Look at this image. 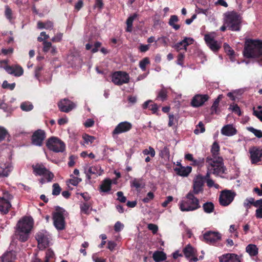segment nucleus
I'll return each mask as SVG.
<instances>
[{
    "label": "nucleus",
    "mask_w": 262,
    "mask_h": 262,
    "mask_svg": "<svg viewBox=\"0 0 262 262\" xmlns=\"http://www.w3.org/2000/svg\"><path fill=\"white\" fill-rule=\"evenodd\" d=\"M220 146L216 142H214L211 149L213 158H207L206 162L208 164L207 169L212 171L213 174L218 176L225 172V167L224 165L223 159L219 156L220 154Z\"/></svg>",
    "instance_id": "obj_1"
},
{
    "label": "nucleus",
    "mask_w": 262,
    "mask_h": 262,
    "mask_svg": "<svg viewBox=\"0 0 262 262\" xmlns=\"http://www.w3.org/2000/svg\"><path fill=\"white\" fill-rule=\"evenodd\" d=\"M244 55L247 58H253L258 62H262V41L248 39L245 42Z\"/></svg>",
    "instance_id": "obj_2"
},
{
    "label": "nucleus",
    "mask_w": 262,
    "mask_h": 262,
    "mask_svg": "<svg viewBox=\"0 0 262 262\" xmlns=\"http://www.w3.org/2000/svg\"><path fill=\"white\" fill-rule=\"evenodd\" d=\"M33 222L31 217H25L20 220L17 224L15 236L21 242L28 240L29 233L33 227Z\"/></svg>",
    "instance_id": "obj_3"
},
{
    "label": "nucleus",
    "mask_w": 262,
    "mask_h": 262,
    "mask_svg": "<svg viewBox=\"0 0 262 262\" xmlns=\"http://www.w3.org/2000/svg\"><path fill=\"white\" fill-rule=\"evenodd\" d=\"M191 191L186 195L187 201L183 200L180 203V208L182 211H191L200 207L199 200L194 196Z\"/></svg>",
    "instance_id": "obj_4"
},
{
    "label": "nucleus",
    "mask_w": 262,
    "mask_h": 262,
    "mask_svg": "<svg viewBox=\"0 0 262 262\" xmlns=\"http://www.w3.org/2000/svg\"><path fill=\"white\" fill-rule=\"evenodd\" d=\"M225 24L232 31H239L240 17L235 12H228L225 14Z\"/></svg>",
    "instance_id": "obj_5"
},
{
    "label": "nucleus",
    "mask_w": 262,
    "mask_h": 262,
    "mask_svg": "<svg viewBox=\"0 0 262 262\" xmlns=\"http://www.w3.org/2000/svg\"><path fill=\"white\" fill-rule=\"evenodd\" d=\"M38 242V247L43 250L49 246L52 239L50 234L46 230H41L38 232L35 236Z\"/></svg>",
    "instance_id": "obj_6"
},
{
    "label": "nucleus",
    "mask_w": 262,
    "mask_h": 262,
    "mask_svg": "<svg viewBox=\"0 0 262 262\" xmlns=\"http://www.w3.org/2000/svg\"><path fill=\"white\" fill-rule=\"evenodd\" d=\"M48 148L55 152H63L65 149L64 143L56 137H51L47 142Z\"/></svg>",
    "instance_id": "obj_7"
},
{
    "label": "nucleus",
    "mask_w": 262,
    "mask_h": 262,
    "mask_svg": "<svg viewBox=\"0 0 262 262\" xmlns=\"http://www.w3.org/2000/svg\"><path fill=\"white\" fill-rule=\"evenodd\" d=\"M112 81L116 85H122L129 82V76L126 72L122 71L116 72L112 74Z\"/></svg>",
    "instance_id": "obj_8"
},
{
    "label": "nucleus",
    "mask_w": 262,
    "mask_h": 262,
    "mask_svg": "<svg viewBox=\"0 0 262 262\" xmlns=\"http://www.w3.org/2000/svg\"><path fill=\"white\" fill-rule=\"evenodd\" d=\"M235 193L231 190H225L222 191L219 197L220 204L223 206L229 205L234 200Z\"/></svg>",
    "instance_id": "obj_9"
},
{
    "label": "nucleus",
    "mask_w": 262,
    "mask_h": 262,
    "mask_svg": "<svg viewBox=\"0 0 262 262\" xmlns=\"http://www.w3.org/2000/svg\"><path fill=\"white\" fill-rule=\"evenodd\" d=\"M12 196L5 192L4 196L0 198V211L4 214L8 212L9 209L11 207L10 200L12 199Z\"/></svg>",
    "instance_id": "obj_10"
},
{
    "label": "nucleus",
    "mask_w": 262,
    "mask_h": 262,
    "mask_svg": "<svg viewBox=\"0 0 262 262\" xmlns=\"http://www.w3.org/2000/svg\"><path fill=\"white\" fill-rule=\"evenodd\" d=\"M64 210H59L57 211L53 214L54 225L57 230H62L64 228Z\"/></svg>",
    "instance_id": "obj_11"
},
{
    "label": "nucleus",
    "mask_w": 262,
    "mask_h": 262,
    "mask_svg": "<svg viewBox=\"0 0 262 262\" xmlns=\"http://www.w3.org/2000/svg\"><path fill=\"white\" fill-rule=\"evenodd\" d=\"M204 177L201 175L196 176L193 181V190L191 191L194 194H198L203 191Z\"/></svg>",
    "instance_id": "obj_12"
},
{
    "label": "nucleus",
    "mask_w": 262,
    "mask_h": 262,
    "mask_svg": "<svg viewBox=\"0 0 262 262\" xmlns=\"http://www.w3.org/2000/svg\"><path fill=\"white\" fill-rule=\"evenodd\" d=\"M84 173L88 179H91V176L94 175L96 177L101 176L103 170L99 165L89 166L86 165L84 167Z\"/></svg>",
    "instance_id": "obj_13"
},
{
    "label": "nucleus",
    "mask_w": 262,
    "mask_h": 262,
    "mask_svg": "<svg viewBox=\"0 0 262 262\" xmlns=\"http://www.w3.org/2000/svg\"><path fill=\"white\" fill-rule=\"evenodd\" d=\"M203 238L206 243L213 245L221 239V235L218 232L208 231L204 234Z\"/></svg>",
    "instance_id": "obj_14"
},
{
    "label": "nucleus",
    "mask_w": 262,
    "mask_h": 262,
    "mask_svg": "<svg viewBox=\"0 0 262 262\" xmlns=\"http://www.w3.org/2000/svg\"><path fill=\"white\" fill-rule=\"evenodd\" d=\"M251 161L252 164L259 162L262 157V148L253 147L249 149Z\"/></svg>",
    "instance_id": "obj_15"
},
{
    "label": "nucleus",
    "mask_w": 262,
    "mask_h": 262,
    "mask_svg": "<svg viewBox=\"0 0 262 262\" xmlns=\"http://www.w3.org/2000/svg\"><path fill=\"white\" fill-rule=\"evenodd\" d=\"M46 138L45 132L41 129L35 132L32 137V143L36 146H40L42 142Z\"/></svg>",
    "instance_id": "obj_16"
},
{
    "label": "nucleus",
    "mask_w": 262,
    "mask_h": 262,
    "mask_svg": "<svg viewBox=\"0 0 262 262\" xmlns=\"http://www.w3.org/2000/svg\"><path fill=\"white\" fill-rule=\"evenodd\" d=\"M204 39L211 50L216 51L220 48V43L214 40L213 34H206Z\"/></svg>",
    "instance_id": "obj_17"
},
{
    "label": "nucleus",
    "mask_w": 262,
    "mask_h": 262,
    "mask_svg": "<svg viewBox=\"0 0 262 262\" xmlns=\"http://www.w3.org/2000/svg\"><path fill=\"white\" fill-rule=\"evenodd\" d=\"M76 105L71 101L64 99L58 103V107L62 112L68 113L76 107Z\"/></svg>",
    "instance_id": "obj_18"
},
{
    "label": "nucleus",
    "mask_w": 262,
    "mask_h": 262,
    "mask_svg": "<svg viewBox=\"0 0 262 262\" xmlns=\"http://www.w3.org/2000/svg\"><path fill=\"white\" fill-rule=\"evenodd\" d=\"M220 262H241L242 255L234 253H227L219 257Z\"/></svg>",
    "instance_id": "obj_19"
},
{
    "label": "nucleus",
    "mask_w": 262,
    "mask_h": 262,
    "mask_svg": "<svg viewBox=\"0 0 262 262\" xmlns=\"http://www.w3.org/2000/svg\"><path fill=\"white\" fill-rule=\"evenodd\" d=\"M132 127L130 123L124 121L118 124L113 132V135H117L129 131Z\"/></svg>",
    "instance_id": "obj_20"
},
{
    "label": "nucleus",
    "mask_w": 262,
    "mask_h": 262,
    "mask_svg": "<svg viewBox=\"0 0 262 262\" xmlns=\"http://www.w3.org/2000/svg\"><path fill=\"white\" fill-rule=\"evenodd\" d=\"M208 98L207 95H196L193 97L191 104L195 107L201 106L208 100Z\"/></svg>",
    "instance_id": "obj_21"
},
{
    "label": "nucleus",
    "mask_w": 262,
    "mask_h": 262,
    "mask_svg": "<svg viewBox=\"0 0 262 262\" xmlns=\"http://www.w3.org/2000/svg\"><path fill=\"white\" fill-rule=\"evenodd\" d=\"M4 69L8 74L16 77L20 76L24 73L23 68L18 65H15L14 66H7L4 67Z\"/></svg>",
    "instance_id": "obj_22"
},
{
    "label": "nucleus",
    "mask_w": 262,
    "mask_h": 262,
    "mask_svg": "<svg viewBox=\"0 0 262 262\" xmlns=\"http://www.w3.org/2000/svg\"><path fill=\"white\" fill-rule=\"evenodd\" d=\"M236 129L231 124L224 126L221 129V133L226 136H232L236 134Z\"/></svg>",
    "instance_id": "obj_23"
},
{
    "label": "nucleus",
    "mask_w": 262,
    "mask_h": 262,
    "mask_svg": "<svg viewBox=\"0 0 262 262\" xmlns=\"http://www.w3.org/2000/svg\"><path fill=\"white\" fill-rule=\"evenodd\" d=\"M2 262H14L16 259L15 252L13 249L5 252L1 257Z\"/></svg>",
    "instance_id": "obj_24"
},
{
    "label": "nucleus",
    "mask_w": 262,
    "mask_h": 262,
    "mask_svg": "<svg viewBox=\"0 0 262 262\" xmlns=\"http://www.w3.org/2000/svg\"><path fill=\"white\" fill-rule=\"evenodd\" d=\"M177 174L183 177H187L191 171L192 168L190 166H180L174 169Z\"/></svg>",
    "instance_id": "obj_25"
},
{
    "label": "nucleus",
    "mask_w": 262,
    "mask_h": 262,
    "mask_svg": "<svg viewBox=\"0 0 262 262\" xmlns=\"http://www.w3.org/2000/svg\"><path fill=\"white\" fill-rule=\"evenodd\" d=\"M183 251L185 256L187 259L194 256L195 253V249L190 244L187 245L183 249Z\"/></svg>",
    "instance_id": "obj_26"
},
{
    "label": "nucleus",
    "mask_w": 262,
    "mask_h": 262,
    "mask_svg": "<svg viewBox=\"0 0 262 262\" xmlns=\"http://www.w3.org/2000/svg\"><path fill=\"white\" fill-rule=\"evenodd\" d=\"M130 186L136 189L143 188L145 186V183L142 178H134L130 181Z\"/></svg>",
    "instance_id": "obj_27"
},
{
    "label": "nucleus",
    "mask_w": 262,
    "mask_h": 262,
    "mask_svg": "<svg viewBox=\"0 0 262 262\" xmlns=\"http://www.w3.org/2000/svg\"><path fill=\"white\" fill-rule=\"evenodd\" d=\"M246 251L251 256H254L258 254V248L254 244H249L246 247Z\"/></svg>",
    "instance_id": "obj_28"
},
{
    "label": "nucleus",
    "mask_w": 262,
    "mask_h": 262,
    "mask_svg": "<svg viewBox=\"0 0 262 262\" xmlns=\"http://www.w3.org/2000/svg\"><path fill=\"white\" fill-rule=\"evenodd\" d=\"M152 258L156 262H160L166 259V255L163 252L157 251L154 253Z\"/></svg>",
    "instance_id": "obj_29"
},
{
    "label": "nucleus",
    "mask_w": 262,
    "mask_h": 262,
    "mask_svg": "<svg viewBox=\"0 0 262 262\" xmlns=\"http://www.w3.org/2000/svg\"><path fill=\"white\" fill-rule=\"evenodd\" d=\"M12 170V167L10 164L5 165V167L0 166V177H8Z\"/></svg>",
    "instance_id": "obj_30"
},
{
    "label": "nucleus",
    "mask_w": 262,
    "mask_h": 262,
    "mask_svg": "<svg viewBox=\"0 0 262 262\" xmlns=\"http://www.w3.org/2000/svg\"><path fill=\"white\" fill-rule=\"evenodd\" d=\"M112 182L110 179H105L103 181L102 184L100 185V189L101 191L104 192H108L111 189Z\"/></svg>",
    "instance_id": "obj_31"
},
{
    "label": "nucleus",
    "mask_w": 262,
    "mask_h": 262,
    "mask_svg": "<svg viewBox=\"0 0 262 262\" xmlns=\"http://www.w3.org/2000/svg\"><path fill=\"white\" fill-rule=\"evenodd\" d=\"M223 96L222 95H219L217 97V98L215 99V100L214 101L211 110V113L212 114H218V106L220 103V101L223 98Z\"/></svg>",
    "instance_id": "obj_32"
},
{
    "label": "nucleus",
    "mask_w": 262,
    "mask_h": 262,
    "mask_svg": "<svg viewBox=\"0 0 262 262\" xmlns=\"http://www.w3.org/2000/svg\"><path fill=\"white\" fill-rule=\"evenodd\" d=\"M34 172L38 175L43 176L45 173L46 171H47V169H46L43 165H36L33 167Z\"/></svg>",
    "instance_id": "obj_33"
},
{
    "label": "nucleus",
    "mask_w": 262,
    "mask_h": 262,
    "mask_svg": "<svg viewBox=\"0 0 262 262\" xmlns=\"http://www.w3.org/2000/svg\"><path fill=\"white\" fill-rule=\"evenodd\" d=\"M37 27L38 28L41 29H45L47 30L52 29L53 28V23L51 21H47V22L43 23L41 21H38L37 23Z\"/></svg>",
    "instance_id": "obj_34"
},
{
    "label": "nucleus",
    "mask_w": 262,
    "mask_h": 262,
    "mask_svg": "<svg viewBox=\"0 0 262 262\" xmlns=\"http://www.w3.org/2000/svg\"><path fill=\"white\" fill-rule=\"evenodd\" d=\"M213 173L212 171H209V169H208V171L206 173V175L204 177V180L206 179V183H207V186L208 187H211L214 186L215 188H217L219 187V185L218 184H215L214 183L213 181L212 180L209 179L210 173Z\"/></svg>",
    "instance_id": "obj_35"
},
{
    "label": "nucleus",
    "mask_w": 262,
    "mask_h": 262,
    "mask_svg": "<svg viewBox=\"0 0 262 262\" xmlns=\"http://www.w3.org/2000/svg\"><path fill=\"white\" fill-rule=\"evenodd\" d=\"M203 208L205 212L211 213L213 212L214 206L212 202H208L203 205Z\"/></svg>",
    "instance_id": "obj_36"
},
{
    "label": "nucleus",
    "mask_w": 262,
    "mask_h": 262,
    "mask_svg": "<svg viewBox=\"0 0 262 262\" xmlns=\"http://www.w3.org/2000/svg\"><path fill=\"white\" fill-rule=\"evenodd\" d=\"M178 18L177 16L175 15H171L169 20V25L176 30H179L180 28V25L175 24L178 22Z\"/></svg>",
    "instance_id": "obj_37"
},
{
    "label": "nucleus",
    "mask_w": 262,
    "mask_h": 262,
    "mask_svg": "<svg viewBox=\"0 0 262 262\" xmlns=\"http://www.w3.org/2000/svg\"><path fill=\"white\" fill-rule=\"evenodd\" d=\"M20 107L23 111L28 112L33 108V105L30 102H24L21 103Z\"/></svg>",
    "instance_id": "obj_38"
},
{
    "label": "nucleus",
    "mask_w": 262,
    "mask_h": 262,
    "mask_svg": "<svg viewBox=\"0 0 262 262\" xmlns=\"http://www.w3.org/2000/svg\"><path fill=\"white\" fill-rule=\"evenodd\" d=\"M185 157L186 159L190 161H192L195 165H198L200 163H203L204 162V159L202 158H199L198 160H194L192 155L190 154H186Z\"/></svg>",
    "instance_id": "obj_39"
},
{
    "label": "nucleus",
    "mask_w": 262,
    "mask_h": 262,
    "mask_svg": "<svg viewBox=\"0 0 262 262\" xmlns=\"http://www.w3.org/2000/svg\"><path fill=\"white\" fill-rule=\"evenodd\" d=\"M8 135L7 129L4 126H0V141H4Z\"/></svg>",
    "instance_id": "obj_40"
},
{
    "label": "nucleus",
    "mask_w": 262,
    "mask_h": 262,
    "mask_svg": "<svg viewBox=\"0 0 262 262\" xmlns=\"http://www.w3.org/2000/svg\"><path fill=\"white\" fill-rule=\"evenodd\" d=\"M81 181V179L78 177H75L73 176V175H71V179L67 181V183L73 186H77Z\"/></svg>",
    "instance_id": "obj_41"
},
{
    "label": "nucleus",
    "mask_w": 262,
    "mask_h": 262,
    "mask_svg": "<svg viewBox=\"0 0 262 262\" xmlns=\"http://www.w3.org/2000/svg\"><path fill=\"white\" fill-rule=\"evenodd\" d=\"M205 130V129L203 123L202 122H200L196 126V128L194 130V133L196 135H198L200 133H204Z\"/></svg>",
    "instance_id": "obj_42"
},
{
    "label": "nucleus",
    "mask_w": 262,
    "mask_h": 262,
    "mask_svg": "<svg viewBox=\"0 0 262 262\" xmlns=\"http://www.w3.org/2000/svg\"><path fill=\"white\" fill-rule=\"evenodd\" d=\"M149 60L147 57L144 58L139 62V67L143 71H145L146 66L149 64Z\"/></svg>",
    "instance_id": "obj_43"
},
{
    "label": "nucleus",
    "mask_w": 262,
    "mask_h": 262,
    "mask_svg": "<svg viewBox=\"0 0 262 262\" xmlns=\"http://www.w3.org/2000/svg\"><path fill=\"white\" fill-rule=\"evenodd\" d=\"M247 130L252 133L256 137H262V131L259 129H255L253 127H248Z\"/></svg>",
    "instance_id": "obj_44"
},
{
    "label": "nucleus",
    "mask_w": 262,
    "mask_h": 262,
    "mask_svg": "<svg viewBox=\"0 0 262 262\" xmlns=\"http://www.w3.org/2000/svg\"><path fill=\"white\" fill-rule=\"evenodd\" d=\"M136 16H132L128 18V19L126 20V25H127V28H126V31L127 32H131L132 31V24Z\"/></svg>",
    "instance_id": "obj_45"
},
{
    "label": "nucleus",
    "mask_w": 262,
    "mask_h": 262,
    "mask_svg": "<svg viewBox=\"0 0 262 262\" xmlns=\"http://www.w3.org/2000/svg\"><path fill=\"white\" fill-rule=\"evenodd\" d=\"M158 98L160 99L161 101H164L167 98V91L164 88H162L159 92Z\"/></svg>",
    "instance_id": "obj_46"
},
{
    "label": "nucleus",
    "mask_w": 262,
    "mask_h": 262,
    "mask_svg": "<svg viewBox=\"0 0 262 262\" xmlns=\"http://www.w3.org/2000/svg\"><path fill=\"white\" fill-rule=\"evenodd\" d=\"M5 15L6 18L10 21H11L12 19V11L10 9V8L7 5L5 6Z\"/></svg>",
    "instance_id": "obj_47"
},
{
    "label": "nucleus",
    "mask_w": 262,
    "mask_h": 262,
    "mask_svg": "<svg viewBox=\"0 0 262 262\" xmlns=\"http://www.w3.org/2000/svg\"><path fill=\"white\" fill-rule=\"evenodd\" d=\"M253 115L262 121V107L258 106L256 110H253Z\"/></svg>",
    "instance_id": "obj_48"
},
{
    "label": "nucleus",
    "mask_w": 262,
    "mask_h": 262,
    "mask_svg": "<svg viewBox=\"0 0 262 262\" xmlns=\"http://www.w3.org/2000/svg\"><path fill=\"white\" fill-rule=\"evenodd\" d=\"M82 139L84 140L85 143L88 144L89 143H92L94 141L95 138L88 134H84L82 136Z\"/></svg>",
    "instance_id": "obj_49"
},
{
    "label": "nucleus",
    "mask_w": 262,
    "mask_h": 262,
    "mask_svg": "<svg viewBox=\"0 0 262 262\" xmlns=\"http://www.w3.org/2000/svg\"><path fill=\"white\" fill-rule=\"evenodd\" d=\"M54 257V253L51 249H48L46 254V259L45 262H49L50 260L53 259Z\"/></svg>",
    "instance_id": "obj_50"
},
{
    "label": "nucleus",
    "mask_w": 262,
    "mask_h": 262,
    "mask_svg": "<svg viewBox=\"0 0 262 262\" xmlns=\"http://www.w3.org/2000/svg\"><path fill=\"white\" fill-rule=\"evenodd\" d=\"M61 191V188L57 183H54L53 185V190H52V194L54 195H59Z\"/></svg>",
    "instance_id": "obj_51"
},
{
    "label": "nucleus",
    "mask_w": 262,
    "mask_h": 262,
    "mask_svg": "<svg viewBox=\"0 0 262 262\" xmlns=\"http://www.w3.org/2000/svg\"><path fill=\"white\" fill-rule=\"evenodd\" d=\"M142 152L144 155H150L152 157H154L156 154L154 149L151 147H149L148 149H144Z\"/></svg>",
    "instance_id": "obj_52"
},
{
    "label": "nucleus",
    "mask_w": 262,
    "mask_h": 262,
    "mask_svg": "<svg viewBox=\"0 0 262 262\" xmlns=\"http://www.w3.org/2000/svg\"><path fill=\"white\" fill-rule=\"evenodd\" d=\"M178 122V119L174 117L173 115H169V122H168V126H172L175 125Z\"/></svg>",
    "instance_id": "obj_53"
},
{
    "label": "nucleus",
    "mask_w": 262,
    "mask_h": 262,
    "mask_svg": "<svg viewBox=\"0 0 262 262\" xmlns=\"http://www.w3.org/2000/svg\"><path fill=\"white\" fill-rule=\"evenodd\" d=\"M173 47L178 51H179L182 50H184L185 51H186V49L185 48V46H184V43L183 42V40L176 44Z\"/></svg>",
    "instance_id": "obj_54"
},
{
    "label": "nucleus",
    "mask_w": 262,
    "mask_h": 262,
    "mask_svg": "<svg viewBox=\"0 0 262 262\" xmlns=\"http://www.w3.org/2000/svg\"><path fill=\"white\" fill-rule=\"evenodd\" d=\"M154 198V194L151 192H149L146 196L142 199V202L144 203H147L150 202Z\"/></svg>",
    "instance_id": "obj_55"
},
{
    "label": "nucleus",
    "mask_w": 262,
    "mask_h": 262,
    "mask_svg": "<svg viewBox=\"0 0 262 262\" xmlns=\"http://www.w3.org/2000/svg\"><path fill=\"white\" fill-rule=\"evenodd\" d=\"M15 86L14 83L10 84L6 80L4 81L3 83L2 86L4 89H9L11 90H13Z\"/></svg>",
    "instance_id": "obj_56"
},
{
    "label": "nucleus",
    "mask_w": 262,
    "mask_h": 262,
    "mask_svg": "<svg viewBox=\"0 0 262 262\" xmlns=\"http://www.w3.org/2000/svg\"><path fill=\"white\" fill-rule=\"evenodd\" d=\"M253 203H254V198H248L245 200L244 205L248 209L250 207L251 205H253Z\"/></svg>",
    "instance_id": "obj_57"
},
{
    "label": "nucleus",
    "mask_w": 262,
    "mask_h": 262,
    "mask_svg": "<svg viewBox=\"0 0 262 262\" xmlns=\"http://www.w3.org/2000/svg\"><path fill=\"white\" fill-rule=\"evenodd\" d=\"M43 177L47 179L48 182H50L53 179L54 174L52 172L47 169V171H46L44 174Z\"/></svg>",
    "instance_id": "obj_58"
},
{
    "label": "nucleus",
    "mask_w": 262,
    "mask_h": 262,
    "mask_svg": "<svg viewBox=\"0 0 262 262\" xmlns=\"http://www.w3.org/2000/svg\"><path fill=\"white\" fill-rule=\"evenodd\" d=\"M224 47L225 52L228 54V55H230V56H233L234 54V51L231 48V47L226 43L224 44Z\"/></svg>",
    "instance_id": "obj_59"
},
{
    "label": "nucleus",
    "mask_w": 262,
    "mask_h": 262,
    "mask_svg": "<svg viewBox=\"0 0 262 262\" xmlns=\"http://www.w3.org/2000/svg\"><path fill=\"white\" fill-rule=\"evenodd\" d=\"M118 196L117 200L122 203H125L126 201V198L123 195V193L122 191H118L117 192Z\"/></svg>",
    "instance_id": "obj_60"
},
{
    "label": "nucleus",
    "mask_w": 262,
    "mask_h": 262,
    "mask_svg": "<svg viewBox=\"0 0 262 262\" xmlns=\"http://www.w3.org/2000/svg\"><path fill=\"white\" fill-rule=\"evenodd\" d=\"M183 42L184 43V46H185L186 49H187V47L193 43L194 40L193 38L190 37H185L183 40Z\"/></svg>",
    "instance_id": "obj_61"
},
{
    "label": "nucleus",
    "mask_w": 262,
    "mask_h": 262,
    "mask_svg": "<svg viewBox=\"0 0 262 262\" xmlns=\"http://www.w3.org/2000/svg\"><path fill=\"white\" fill-rule=\"evenodd\" d=\"M90 206L88 204L84 203L81 205L80 208L81 211L84 213H88Z\"/></svg>",
    "instance_id": "obj_62"
},
{
    "label": "nucleus",
    "mask_w": 262,
    "mask_h": 262,
    "mask_svg": "<svg viewBox=\"0 0 262 262\" xmlns=\"http://www.w3.org/2000/svg\"><path fill=\"white\" fill-rule=\"evenodd\" d=\"M229 109L231 110L232 111L234 112L238 115H241V111L239 107L236 104L230 105L229 107Z\"/></svg>",
    "instance_id": "obj_63"
},
{
    "label": "nucleus",
    "mask_w": 262,
    "mask_h": 262,
    "mask_svg": "<svg viewBox=\"0 0 262 262\" xmlns=\"http://www.w3.org/2000/svg\"><path fill=\"white\" fill-rule=\"evenodd\" d=\"M124 227V225L120 223V222H117L116 223L114 226V229L116 232H119L123 229Z\"/></svg>",
    "instance_id": "obj_64"
}]
</instances>
